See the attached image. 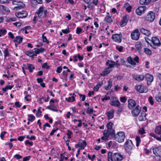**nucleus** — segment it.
I'll return each mask as SVG.
<instances>
[{
	"instance_id": "obj_55",
	"label": "nucleus",
	"mask_w": 161,
	"mask_h": 161,
	"mask_svg": "<svg viewBox=\"0 0 161 161\" xmlns=\"http://www.w3.org/2000/svg\"><path fill=\"white\" fill-rule=\"evenodd\" d=\"M16 16L17 18H25L24 17V16L22 14V13H21L20 12H19L16 14Z\"/></svg>"
},
{
	"instance_id": "obj_1",
	"label": "nucleus",
	"mask_w": 161,
	"mask_h": 161,
	"mask_svg": "<svg viewBox=\"0 0 161 161\" xmlns=\"http://www.w3.org/2000/svg\"><path fill=\"white\" fill-rule=\"evenodd\" d=\"M155 17V13L152 11H150L146 16L142 17V18L145 21L152 22L154 20Z\"/></svg>"
},
{
	"instance_id": "obj_21",
	"label": "nucleus",
	"mask_w": 161,
	"mask_h": 161,
	"mask_svg": "<svg viewBox=\"0 0 161 161\" xmlns=\"http://www.w3.org/2000/svg\"><path fill=\"white\" fill-rule=\"evenodd\" d=\"M112 70L113 69H111L108 67L105 68L101 74V75L103 76H105L106 75L109 74Z\"/></svg>"
},
{
	"instance_id": "obj_47",
	"label": "nucleus",
	"mask_w": 161,
	"mask_h": 161,
	"mask_svg": "<svg viewBox=\"0 0 161 161\" xmlns=\"http://www.w3.org/2000/svg\"><path fill=\"white\" fill-rule=\"evenodd\" d=\"M133 77L135 78L136 80L140 81L141 80L140 75H133Z\"/></svg>"
},
{
	"instance_id": "obj_46",
	"label": "nucleus",
	"mask_w": 161,
	"mask_h": 161,
	"mask_svg": "<svg viewBox=\"0 0 161 161\" xmlns=\"http://www.w3.org/2000/svg\"><path fill=\"white\" fill-rule=\"evenodd\" d=\"M156 101L158 102H161V96L160 94H158L155 97Z\"/></svg>"
},
{
	"instance_id": "obj_14",
	"label": "nucleus",
	"mask_w": 161,
	"mask_h": 161,
	"mask_svg": "<svg viewBox=\"0 0 161 161\" xmlns=\"http://www.w3.org/2000/svg\"><path fill=\"white\" fill-rule=\"evenodd\" d=\"M141 111V108L139 106H137L135 109L132 111V113L134 116H137Z\"/></svg>"
},
{
	"instance_id": "obj_10",
	"label": "nucleus",
	"mask_w": 161,
	"mask_h": 161,
	"mask_svg": "<svg viewBox=\"0 0 161 161\" xmlns=\"http://www.w3.org/2000/svg\"><path fill=\"white\" fill-rule=\"evenodd\" d=\"M133 146L132 142L129 140H128L124 145L125 150L128 151L132 148Z\"/></svg>"
},
{
	"instance_id": "obj_3",
	"label": "nucleus",
	"mask_w": 161,
	"mask_h": 161,
	"mask_svg": "<svg viewBox=\"0 0 161 161\" xmlns=\"http://www.w3.org/2000/svg\"><path fill=\"white\" fill-rule=\"evenodd\" d=\"M153 76L152 75L147 73L144 75L143 77L142 78V80L144 79L146 81L147 85L149 86L153 81Z\"/></svg>"
},
{
	"instance_id": "obj_41",
	"label": "nucleus",
	"mask_w": 161,
	"mask_h": 161,
	"mask_svg": "<svg viewBox=\"0 0 161 161\" xmlns=\"http://www.w3.org/2000/svg\"><path fill=\"white\" fill-rule=\"evenodd\" d=\"M28 117L29 118L28 119V121L31 122H32L35 119V117L32 114L28 115Z\"/></svg>"
},
{
	"instance_id": "obj_6",
	"label": "nucleus",
	"mask_w": 161,
	"mask_h": 161,
	"mask_svg": "<svg viewBox=\"0 0 161 161\" xmlns=\"http://www.w3.org/2000/svg\"><path fill=\"white\" fill-rule=\"evenodd\" d=\"M122 35L120 33L119 34H115L112 35V38L114 42L120 43L122 41Z\"/></svg>"
},
{
	"instance_id": "obj_38",
	"label": "nucleus",
	"mask_w": 161,
	"mask_h": 161,
	"mask_svg": "<svg viewBox=\"0 0 161 161\" xmlns=\"http://www.w3.org/2000/svg\"><path fill=\"white\" fill-rule=\"evenodd\" d=\"M138 51L140 53L141 51V42H137L135 45Z\"/></svg>"
},
{
	"instance_id": "obj_37",
	"label": "nucleus",
	"mask_w": 161,
	"mask_h": 161,
	"mask_svg": "<svg viewBox=\"0 0 161 161\" xmlns=\"http://www.w3.org/2000/svg\"><path fill=\"white\" fill-rule=\"evenodd\" d=\"M144 51L145 53L147 55H150L152 54L151 51L148 48H144Z\"/></svg>"
},
{
	"instance_id": "obj_53",
	"label": "nucleus",
	"mask_w": 161,
	"mask_h": 161,
	"mask_svg": "<svg viewBox=\"0 0 161 161\" xmlns=\"http://www.w3.org/2000/svg\"><path fill=\"white\" fill-rule=\"evenodd\" d=\"M41 108H39L37 111L36 115L37 117H40L42 113V112L41 111Z\"/></svg>"
},
{
	"instance_id": "obj_39",
	"label": "nucleus",
	"mask_w": 161,
	"mask_h": 161,
	"mask_svg": "<svg viewBox=\"0 0 161 161\" xmlns=\"http://www.w3.org/2000/svg\"><path fill=\"white\" fill-rule=\"evenodd\" d=\"M108 131V133L109 134V135H110L112 136H114L116 134H115V131L113 129L109 130H106Z\"/></svg>"
},
{
	"instance_id": "obj_24",
	"label": "nucleus",
	"mask_w": 161,
	"mask_h": 161,
	"mask_svg": "<svg viewBox=\"0 0 161 161\" xmlns=\"http://www.w3.org/2000/svg\"><path fill=\"white\" fill-rule=\"evenodd\" d=\"M47 108L53 111L57 112L58 111L56 106L54 104H51V105L47 107Z\"/></svg>"
},
{
	"instance_id": "obj_2",
	"label": "nucleus",
	"mask_w": 161,
	"mask_h": 161,
	"mask_svg": "<svg viewBox=\"0 0 161 161\" xmlns=\"http://www.w3.org/2000/svg\"><path fill=\"white\" fill-rule=\"evenodd\" d=\"M125 138V133L123 131L118 132L114 136V139L119 143L123 142Z\"/></svg>"
},
{
	"instance_id": "obj_29",
	"label": "nucleus",
	"mask_w": 161,
	"mask_h": 161,
	"mask_svg": "<svg viewBox=\"0 0 161 161\" xmlns=\"http://www.w3.org/2000/svg\"><path fill=\"white\" fill-rule=\"evenodd\" d=\"M112 85V80L110 79L108 81V83L107 86H106L105 87V89L106 90H109Z\"/></svg>"
},
{
	"instance_id": "obj_34",
	"label": "nucleus",
	"mask_w": 161,
	"mask_h": 161,
	"mask_svg": "<svg viewBox=\"0 0 161 161\" xmlns=\"http://www.w3.org/2000/svg\"><path fill=\"white\" fill-rule=\"evenodd\" d=\"M22 40L23 38L21 37L17 36L14 38V41L18 43H20L22 42Z\"/></svg>"
},
{
	"instance_id": "obj_58",
	"label": "nucleus",
	"mask_w": 161,
	"mask_h": 161,
	"mask_svg": "<svg viewBox=\"0 0 161 161\" xmlns=\"http://www.w3.org/2000/svg\"><path fill=\"white\" fill-rule=\"evenodd\" d=\"M6 133V132L3 131L1 132L0 135V137L1 139L3 140L4 138V135Z\"/></svg>"
},
{
	"instance_id": "obj_32",
	"label": "nucleus",
	"mask_w": 161,
	"mask_h": 161,
	"mask_svg": "<svg viewBox=\"0 0 161 161\" xmlns=\"http://www.w3.org/2000/svg\"><path fill=\"white\" fill-rule=\"evenodd\" d=\"M25 53L28 56H29L30 57H33L34 56H36L37 55L35 54L33 52L31 51H26L25 52Z\"/></svg>"
},
{
	"instance_id": "obj_50",
	"label": "nucleus",
	"mask_w": 161,
	"mask_h": 161,
	"mask_svg": "<svg viewBox=\"0 0 161 161\" xmlns=\"http://www.w3.org/2000/svg\"><path fill=\"white\" fill-rule=\"evenodd\" d=\"M151 0H142V4H148L151 1Z\"/></svg>"
},
{
	"instance_id": "obj_59",
	"label": "nucleus",
	"mask_w": 161,
	"mask_h": 161,
	"mask_svg": "<svg viewBox=\"0 0 161 161\" xmlns=\"http://www.w3.org/2000/svg\"><path fill=\"white\" fill-rule=\"evenodd\" d=\"M62 70V67L61 66L58 67L56 71L58 73H61Z\"/></svg>"
},
{
	"instance_id": "obj_60",
	"label": "nucleus",
	"mask_w": 161,
	"mask_h": 161,
	"mask_svg": "<svg viewBox=\"0 0 161 161\" xmlns=\"http://www.w3.org/2000/svg\"><path fill=\"white\" fill-rule=\"evenodd\" d=\"M20 12L22 13V14L24 16V17L25 18L28 15V13L26 11H24Z\"/></svg>"
},
{
	"instance_id": "obj_27",
	"label": "nucleus",
	"mask_w": 161,
	"mask_h": 161,
	"mask_svg": "<svg viewBox=\"0 0 161 161\" xmlns=\"http://www.w3.org/2000/svg\"><path fill=\"white\" fill-rule=\"evenodd\" d=\"M34 50L35 53L36 54L40 53H42L45 51V50L43 48H34Z\"/></svg>"
},
{
	"instance_id": "obj_63",
	"label": "nucleus",
	"mask_w": 161,
	"mask_h": 161,
	"mask_svg": "<svg viewBox=\"0 0 161 161\" xmlns=\"http://www.w3.org/2000/svg\"><path fill=\"white\" fill-rule=\"evenodd\" d=\"M120 100L121 102L125 103L126 101V98L125 97H120Z\"/></svg>"
},
{
	"instance_id": "obj_4",
	"label": "nucleus",
	"mask_w": 161,
	"mask_h": 161,
	"mask_svg": "<svg viewBox=\"0 0 161 161\" xmlns=\"http://www.w3.org/2000/svg\"><path fill=\"white\" fill-rule=\"evenodd\" d=\"M47 12V10L46 9H44L43 7L42 6L40 7L36 12L38 16L41 18L46 16Z\"/></svg>"
},
{
	"instance_id": "obj_44",
	"label": "nucleus",
	"mask_w": 161,
	"mask_h": 161,
	"mask_svg": "<svg viewBox=\"0 0 161 161\" xmlns=\"http://www.w3.org/2000/svg\"><path fill=\"white\" fill-rule=\"evenodd\" d=\"M136 146L138 147L141 141L140 137L139 136H136Z\"/></svg>"
},
{
	"instance_id": "obj_28",
	"label": "nucleus",
	"mask_w": 161,
	"mask_h": 161,
	"mask_svg": "<svg viewBox=\"0 0 161 161\" xmlns=\"http://www.w3.org/2000/svg\"><path fill=\"white\" fill-rule=\"evenodd\" d=\"M35 68V67L33 64H27V67L26 68V69H28L30 72H32Z\"/></svg>"
},
{
	"instance_id": "obj_8",
	"label": "nucleus",
	"mask_w": 161,
	"mask_h": 161,
	"mask_svg": "<svg viewBox=\"0 0 161 161\" xmlns=\"http://www.w3.org/2000/svg\"><path fill=\"white\" fill-rule=\"evenodd\" d=\"M106 64L108 66V68H110L111 69H113L112 68L114 66L118 68L120 65L119 64L110 60H108L106 63Z\"/></svg>"
},
{
	"instance_id": "obj_31",
	"label": "nucleus",
	"mask_w": 161,
	"mask_h": 161,
	"mask_svg": "<svg viewBox=\"0 0 161 161\" xmlns=\"http://www.w3.org/2000/svg\"><path fill=\"white\" fill-rule=\"evenodd\" d=\"M155 132L157 134H161V125L157 126L155 129Z\"/></svg>"
},
{
	"instance_id": "obj_23",
	"label": "nucleus",
	"mask_w": 161,
	"mask_h": 161,
	"mask_svg": "<svg viewBox=\"0 0 161 161\" xmlns=\"http://www.w3.org/2000/svg\"><path fill=\"white\" fill-rule=\"evenodd\" d=\"M104 21L109 24H111L113 22V19L112 18V16H110L109 15H107L105 17Z\"/></svg>"
},
{
	"instance_id": "obj_52",
	"label": "nucleus",
	"mask_w": 161,
	"mask_h": 161,
	"mask_svg": "<svg viewBox=\"0 0 161 161\" xmlns=\"http://www.w3.org/2000/svg\"><path fill=\"white\" fill-rule=\"evenodd\" d=\"M141 8V6H140L137 8L136 10V13L137 15H141V10L140 9Z\"/></svg>"
},
{
	"instance_id": "obj_57",
	"label": "nucleus",
	"mask_w": 161,
	"mask_h": 161,
	"mask_svg": "<svg viewBox=\"0 0 161 161\" xmlns=\"http://www.w3.org/2000/svg\"><path fill=\"white\" fill-rule=\"evenodd\" d=\"M87 7L88 8H91V9H93L94 8V5L92 3H90L87 6Z\"/></svg>"
},
{
	"instance_id": "obj_62",
	"label": "nucleus",
	"mask_w": 161,
	"mask_h": 161,
	"mask_svg": "<svg viewBox=\"0 0 161 161\" xmlns=\"http://www.w3.org/2000/svg\"><path fill=\"white\" fill-rule=\"evenodd\" d=\"M72 134V132L70 131L69 130H68L67 131V132L66 133L67 135L68 136V137L69 139H70L71 138V135Z\"/></svg>"
},
{
	"instance_id": "obj_51",
	"label": "nucleus",
	"mask_w": 161,
	"mask_h": 161,
	"mask_svg": "<svg viewBox=\"0 0 161 161\" xmlns=\"http://www.w3.org/2000/svg\"><path fill=\"white\" fill-rule=\"evenodd\" d=\"M86 112L88 114H92L93 112V109L92 108H90L89 107H88L86 109Z\"/></svg>"
},
{
	"instance_id": "obj_43",
	"label": "nucleus",
	"mask_w": 161,
	"mask_h": 161,
	"mask_svg": "<svg viewBox=\"0 0 161 161\" xmlns=\"http://www.w3.org/2000/svg\"><path fill=\"white\" fill-rule=\"evenodd\" d=\"M102 83H99L97 84L96 86L94 87V90L95 91H97L99 88L101 87L102 85Z\"/></svg>"
},
{
	"instance_id": "obj_12",
	"label": "nucleus",
	"mask_w": 161,
	"mask_h": 161,
	"mask_svg": "<svg viewBox=\"0 0 161 161\" xmlns=\"http://www.w3.org/2000/svg\"><path fill=\"white\" fill-rule=\"evenodd\" d=\"M114 161H121L123 159L122 155L118 153H114Z\"/></svg>"
},
{
	"instance_id": "obj_17",
	"label": "nucleus",
	"mask_w": 161,
	"mask_h": 161,
	"mask_svg": "<svg viewBox=\"0 0 161 161\" xmlns=\"http://www.w3.org/2000/svg\"><path fill=\"white\" fill-rule=\"evenodd\" d=\"M128 107L130 109H132L136 105L135 101L132 99H130L128 100Z\"/></svg>"
},
{
	"instance_id": "obj_48",
	"label": "nucleus",
	"mask_w": 161,
	"mask_h": 161,
	"mask_svg": "<svg viewBox=\"0 0 161 161\" xmlns=\"http://www.w3.org/2000/svg\"><path fill=\"white\" fill-rule=\"evenodd\" d=\"M135 89L136 91L139 92L140 93H141V85H136L135 86Z\"/></svg>"
},
{
	"instance_id": "obj_61",
	"label": "nucleus",
	"mask_w": 161,
	"mask_h": 161,
	"mask_svg": "<svg viewBox=\"0 0 161 161\" xmlns=\"http://www.w3.org/2000/svg\"><path fill=\"white\" fill-rule=\"evenodd\" d=\"M147 9V7L146 6H142V14L144 13L145 11Z\"/></svg>"
},
{
	"instance_id": "obj_11",
	"label": "nucleus",
	"mask_w": 161,
	"mask_h": 161,
	"mask_svg": "<svg viewBox=\"0 0 161 161\" xmlns=\"http://www.w3.org/2000/svg\"><path fill=\"white\" fill-rule=\"evenodd\" d=\"M152 42L153 44V45H152V46L153 48V46H157L158 47L160 46L161 45V43L159 40L156 37H153L152 38Z\"/></svg>"
},
{
	"instance_id": "obj_16",
	"label": "nucleus",
	"mask_w": 161,
	"mask_h": 161,
	"mask_svg": "<svg viewBox=\"0 0 161 161\" xmlns=\"http://www.w3.org/2000/svg\"><path fill=\"white\" fill-rule=\"evenodd\" d=\"M86 146V142L85 140L80 141L78 144L75 145L76 147H80L81 149H84Z\"/></svg>"
},
{
	"instance_id": "obj_26",
	"label": "nucleus",
	"mask_w": 161,
	"mask_h": 161,
	"mask_svg": "<svg viewBox=\"0 0 161 161\" xmlns=\"http://www.w3.org/2000/svg\"><path fill=\"white\" fill-rule=\"evenodd\" d=\"M114 154H113L112 152H108V161H113L114 160Z\"/></svg>"
},
{
	"instance_id": "obj_35",
	"label": "nucleus",
	"mask_w": 161,
	"mask_h": 161,
	"mask_svg": "<svg viewBox=\"0 0 161 161\" xmlns=\"http://www.w3.org/2000/svg\"><path fill=\"white\" fill-rule=\"evenodd\" d=\"M148 86H142V93H146L148 91Z\"/></svg>"
},
{
	"instance_id": "obj_15",
	"label": "nucleus",
	"mask_w": 161,
	"mask_h": 161,
	"mask_svg": "<svg viewBox=\"0 0 161 161\" xmlns=\"http://www.w3.org/2000/svg\"><path fill=\"white\" fill-rule=\"evenodd\" d=\"M103 136L101 137V142H103V141H107L108 140L109 137V134L108 133V131L106 130H104L103 133Z\"/></svg>"
},
{
	"instance_id": "obj_7",
	"label": "nucleus",
	"mask_w": 161,
	"mask_h": 161,
	"mask_svg": "<svg viewBox=\"0 0 161 161\" xmlns=\"http://www.w3.org/2000/svg\"><path fill=\"white\" fill-rule=\"evenodd\" d=\"M140 33L138 30L136 29L134 30L131 34V37L132 40H137L139 37Z\"/></svg>"
},
{
	"instance_id": "obj_45",
	"label": "nucleus",
	"mask_w": 161,
	"mask_h": 161,
	"mask_svg": "<svg viewBox=\"0 0 161 161\" xmlns=\"http://www.w3.org/2000/svg\"><path fill=\"white\" fill-rule=\"evenodd\" d=\"M7 33V31L4 29H0V36L4 35L6 34Z\"/></svg>"
},
{
	"instance_id": "obj_36",
	"label": "nucleus",
	"mask_w": 161,
	"mask_h": 161,
	"mask_svg": "<svg viewBox=\"0 0 161 161\" xmlns=\"http://www.w3.org/2000/svg\"><path fill=\"white\" fill-rule=\"evenodd\" d=\"M124 7L125 8L126 10L129 12H130L131 11L132 7L128 3H126L124 5Z\"/></svg>"
},
{
	"instance_id": "obj_30",
	"label": "nucleus",
	"mask_w": 161,
	"mask_h": 161,
	"mask_svg": "<svg viewBox=\"0 0 161 161\" xmlns=\"http://www.w3.org/2000/svg\"><path fill=\"white\" fill-rule=\"evenodd\" d=\"M17 20L16 18L15 17H8L6 18L5 21L8 22L15 21Z\"/></svg>"
},
{
	"instance_id": "obj_33",
	"label": "nucleus",
	"mask_w": 161,
	"mask_h": 161,
	"mask_svg": "<svg viewBox=\"0 0 161 161\" xmlns=\"http://www.w3.org/2000/svg\"><path fill=\"white\" fill-rule=\"evenodd\" d=\"M142 33L148 36L150 35V31L144 29L142 28Z\"/></svg>"
},
{
	"instance_id": "obj_25",
	"label": "nucleus",
	"mask_w": 161,
	"mask_h": 161,
	"mask_svg": "<svg viewBox=\"0 0 161 161\" xmlns=\"http://www.w3.org/2000/svg\"><path fill=\"white\" fill-rule=\"evenodd\" d=\"M75 96H76V95H75L74 93H73L71 97H69L68 98L66 97L65 100L69 102H73L75 101Z\"/></svg>"
},
{
	"instance_id": "obj_64",
	"label": "nucleus",
	"mask_w": 161,
	"mask_h": 161,
	"mask_svg": "<svg viewBox=\"0 0 161 161\" xmlns=\"http://www.w3.org/2000/svg\"><path fill=\"white\" fill-rule=\"evenodd\" d=\"M4 57L5 58H6V57L9 55V53L7 49H6L4 52Z\"/></svg>"
},
{
	"instance_id": "obj_49",
	"label": "nucleus",
	"mask_w": 161,
	"mask_h": 161,
	"mask_svg": "<svg viewBox=\"0 0 161 161\" xmlns=\"http://www.w3.org/2000/svg\"><path fill=\"white\" fill-rule=\"evenodd\" d=\"M44 34H43L42 36L43 41L46 42L47 44H48L49 41L47 40L46 37L44 36Z\"/></svg>"
},
{
	"instance_id": "obj_56",
	"label": "nucleus",
	"mask_w": 161,
	"mask_h": 161,
	"mask_svg": "<svg viewBox=\"0 0 161 161\" xmlns=\"http://www.w3.org/2000/svg\"><path fill=\"white\" fill-rule=\"evenodd\" d=\"M25 143L26 145L29 144L30 146H32L33 145V143L32 142H30L28 140L25 141Z\"/></svg>"
},
{
	"instance_id": "obj_19",
	"label": "nucleus",
	"mask_w": 161,
	"mask_h": 161,
	"mask_svg": "<svg viewBox=\"0 0 161 161\" xmlns=\"http://www.w3.org/2000/svg\"><path fill=\"white\" fill-rule=\"evenodd\" d=\"M114 110L112 109L106 113L108 118V119H111L114 117Z\"/></svg>"
},
{
	"instance_id": "obj_42",
	"label": "nucleus",
	"mask_w": 161,
	"mask_h": 161,
	"mask_svg": "<svg viewBox=\"0 0 161 161\" xmlns=\"http://www.w3.org/2000/svg\"><path fill=\"white\" fill-rule=\"evenodd\" d=\"M113 123L111 122H109L107 124V130H109L112 129Z\"/></svg>"
},
{
	"instance_id": "obj_20",
	"label": "nucleus",
	"mask_w": 161,
	"mask_h": 161,
	"mask_svg": "<svg viewBox=\"0 0 161 161\" xmlns=\"http://www.w3.org/2000/svg\"><path fill=\"white\" fill-rule=\"evenodd\" d=\"M25 6V4L22 2L20 1L19 3L14 8V9L15 10H17L23 8Z\"/></svg>"
},
{
	"instance_id": "obj_5",
	"label": "nucleus",
	"mask_w": 161,
	"mask_h": 161,
	"mask_svg": "<svg viewBox=\"0 0 161 161\" xmlns=\"http://www.w3.org/2000/svg\"><path fill=\"white\" fill-rule=\"evenodd\" d=\"M110 104L112 106L116 107H119L120 105V102L118 99L114 96H112L111 97Z\"/></svg>"
},
{
	"instance_id": "obj_18",
	"label": "nucleus",
	"mask_w": 161,
	"mask_h": 161,
	"mask_svg": "<svg viewBox=\"0 0 161 161\" xmlns=\"http://www.w3.org/2000/svg\"><path fill=\"white\" fill-rule=\"evenodd\" d=\"M129 19V16L128 15H126L123 17L121 21V25L122 26H124L125 25L128 21Z\"/></svg>"
},
{
	"instance_id": "obj_54",
	"label": "nucleus",
	"mask_w": 161,
	"mask_h": 161,
	"mask_svg": "<svg viewBox=\"0 0 161 161\" xmlns=\"http://www.w3.org/2000/svg\"><path fill=\"white\" fill-rule=\"evenodd\" d=\"M64 158L66 160H67L68 159V157H65L63 154H61L60 155V158L59 160V161H63L64 159Z\"/></svg>"
},
{
	"instance_id": "obj_13",
	"label": "nucleus",
	"mask_w": 161,
	"mask_h": 161,
	"mask_svg": "<svg viewBox=\"0 0 161 161\" xmlns=\"http://www.w3.org/2000/svg\"><path fill=\"white\" fill-rule=\"evenodd\" d=\"M153 153L156 156H161V146L156 147L153 149Z\"/></svg>"
},
{
	"instance_id": "obj_40",
	"label": "nucleus",
	"mask_w": 161,
	"mask_h": 161,
	"mask_svg": "<svg viewBox=\"0 0 161 161\" xmlns=\"http://www.w3.org/2000/svg\"><path fill=\"white\" fill-rule=\"evenodd\" d=\"M115 145V143L112 141H110L109 142L108 145V148H112Z\"/></svg>"
},
{
	"instance_id": "obj_22",
	"label": "nucleus",
	"mask_w": 161,
	"mask_h": 161,
	"mask_svg": "<svg viewBox=\"0 0 161 161\" xmlns=\"http://www.w3.org/2000/svg\"><path fill=\"white\" fill-rule=\"evenodd\" d=\"M0 10L3 13L9 12L10 10L7 7L3 5H0Z\"/></svg>"
},
{
	"instance_id": "obj_9",
	"label": "nucleus",
	"mask_w": 161,
	"mask_h": 161,
	"mask_svg": "<svg viewBox=\"0 0 161 161\" xmlns=\"http://www.w3.org/2000/svg\"><path fill=\"white\" fill-rule=\"evenodd\" d=\"M127 61L130 64L133 65L136 64V63L139 62V58L137 56H136L135 58L133 59L132 58L129 56L127 58Z\"/></svg>"
}]
</instances>
